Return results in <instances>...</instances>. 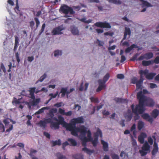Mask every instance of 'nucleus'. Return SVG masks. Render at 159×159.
Listing matches in <instances>:
<instances>
[{"label": "nucleus", "mask_w": 159, "mask_h": 159, "mask_svg": "<svg viewBox=\"0 0 159 159\" xmlns=\"http://www.w3.org/2000/svg\"><path fill=\"white\" fill-rule=\"evenodd\" d=\"M137 97L139 100V103L135 107V109L133 110L135 113H136L138 110L139 113L142 114L145 111L144 106L149 107L154 106L155 102L153 99L145 97L141 91L137 93Z\"/></svg>", "instance_id": "obj_1"}, {"label": "nucleus", "mask_w": 159, "mask_h": 159, "mask_svg": "<svg viewBox=\"0 0 159 159\" xmlns=\"http://www.w3.org/2000/svg\"><path fill=\"white\" fill-rule=\"evenodd\" d=\"M84 122V119L82 116L72 119L70 123H66L65 126L67 130H71L76 127V124L77 123H82Z\"/></svg>", "instance_id": "obj_2"}, {"label": "nucleus", "mask_w": 159, "mask_h": 159, "mask_svg": "<svg viewBox=\"0 0 159 159\" xmlns=\"http://www.w3.org/2000/svg\"><path fill=\"white\" fill-rule=\"evenodd\" d=\"M87 128L84 126L82 125L80 128L76 127L71 130L70 131L71 132V134L74 136H77V135L78 132H80L82 135L85 134L87 133Z\"/></svg>", "instance_id": "obj_3"}, {"label": "nucleus", "mask_w": 159, "mask_h": 159, "mask_svg": "<svg viewBox=\"0 0 159 159\" xmlns=\"http://www.w3.org/2000/svg\"><path fill=\"white\" fill-rule=\"evenodd\" d=\"M60 12H61L67 15L68 13L71 15L73 14L75 12L73 11V9L71 7H69L66 4L62 5L59 9Z\"/></svg>", "instance_id": "obj_4"}, {"label": "nucleus", "mask_w": 159, "mask_h": 159, "mask_svg": "<svg viewBox=\"0 0 159 159\" xmlns=\"http://www.w3.org/2000/svg\"><path fill=\"white\" fill-rule=\"evenodd\" d=\"M150 146L147 142H146L142 148V149L139 152L142 156L146 155L148 153V151L150 149Z\"/></svg>", "instance_id": "obj_5"}, {"label": "nucleus", "mask_w": 159, "mask_h": 159, "mask_svg": "<svg viewBox=\"0 0 159 159\" xmlns=\"http://www.w3.org/2000/svg\"><path fill=\"white\" fill-rule=\"evenodd\" d=\"M101 137H102V133L101 130L99 129L98 128L97 132L95 133L94 136V139L91 140L92 144L94 147H96L98 143V137L99 135Z\"/></svg>", "instance_id": "obj_6"}, {"label": "nucleus", "mask_w": 159, "mask_h": 159, "mask_svg": "<svg viewBox=\"0 0 159 159\" xmlns=\"http://www.w3.org/2000/svg\"><path fill=\"white\" fill-rule=\"evenodd\" d=\"M107 80H98L99 84L98 87L96 90V92H99L102 89H104L106 88V83Z\"/></svg>", "instance_id": "obj_7"}, {"label": "nucleus", "mask_w": 159, "mask_h": 159, "mask_svg": "<svg viewBox=\"0 0 159 159\" xmlns=\"http://www.w3.org/2000/svg\"><path fill=\"white\" fill-rule=\"evenodd\" d=\"M95 25L98 27L110 29L111 27L110 25L106 22H97L94 24Z\"/></svg>", "instance_id": "obj_8"}, {"label": "nucleus", "mask_w": 159, "mask_h": 159, "mask_svg": "<svg viewBox=\"0 0 159 159\" xmlns=\"http://www.w3.org/2000/svg\"><path fill=\"white\" fill-rule=\"evenodd\" d=\"M65 28L63 25H61L53 29L52 31V33L53 35L61 34L62 33L61 31L64 30Z\"/></svg>", "instance_id": "obj_9"}, {"label": "nucleus", "mask_w": 159, "mask_h": 159, "mask_svg": "<svg viewBox=\"0 0 159 159\" xmlns=\"http://www.w3.org/2000/svg\"><path fill=\"white\" fill-rule=\"evenodd\" d=\"M11 120L7 118L4 120L3 121V122L4 124L6 127H7L9 126V128L6 130V131L9 132L11 130H12L13 129V126L12 125H9L10 122L9 121Z\"/></svg>", "instance_id": "obj_10"}, {"label": "nucleus", "mask_w": 159, "mask_h": 159, "mask_svg": "<svg viewBox=\"0 0 159 159\" xmlns=\"http://www.w3.org/2000/svg\"><path fill=\"white\" fill-rule=\"evenodd\" d=\"M142 117L146 120L149 121L151 124H152L153 121V118L151 117L149 114L144 113L142 115Z\"/></svg>", "instance_id": "obj_11"}, {"label": "nucleus", "mask_w": 159, "mask_h": 159, "mask_svg": "<svg viewBox=\"0 0 159 159\" xmlns=\"http://www.w3.org/2000/svg\"><path fill=\"white\" fill-rule=\"evenodd\" d=\"M80 139L82 141V145L84 147H86L87 142L91 141L88 138H87L86 137L85 134L82 135Z\"/></svg>", "instance_id": "obj_12"}, {"label": "nucleus", "mask_w": 159, "mask_h": 159, "mask_svg": "<svg viewBox=\"0 0 159 159\" xmlns=\"http://www.w3.org/2000/svg\"><path fill=\"white\" fill-rule=\"evenodd\" d=\"M131 30L130 28H127V27H125V31L124 33V37L121 40V43H122L123 40L125 39H126L127 35H128L129 37L131 35Z\"/></svg>", "instance_id": "obj_13"}, {"label": "nucleus", "mask_w": 159, "mask_h": 159, "mask_svg": "<svg viewBox=\"0 0 159 159\" xmlns=\"http://www.w3.org/2000/svg\"><path fill=\"white\" fill-rule=\"evenodd\" d=\"M147 137L146 134L144 133H142L140 135L138 136V140L141 144L144 143V138Z\"/></svg>", "instance_id": "obj_14"}, {"label": "nucleus", "mask_w": 159, "mask_h": 159, "mask_svg": "<svg viewBox=\"0 0 159 159\" xmlns=\"http://www.w3.org/2000/svg\"><path fill=\"white\" fill-rule=\"evenodd\" d=\"M57 112V109L56 108H52L49 111L48 113L47 114V115L50 118L53 117L54 116V114Z\"/></svg>", "instance_id": "obj_15"}, {"label": "nucleus", "mask_w": 159, "mask_h": 159, "mask_svg": "<svg viewBox=\"0 0 159 159\" xmlns=\"http://www.w3.org/2000/svg\"><path fill=\"white\" fill-rule=\"evenodd\" d=\"M50 127L52 129L56 130L59 128V124L57 122L52 121L50 125Z\"/></svg>", "instance_id": "obj_16"}, {"label": "nucleus", "mask_w": 159, "mask_h": 159, "mask_svg": "<svg viewBox=\"0 0 159 159\" xmlns=\"http://www.w3.org/2000/svg\"><path fill=\"white\" fill-rule=\"evenodd\" d=\"M158 150V148L157 143L154 142L153 145V148L152 152V155L154 156L157 153Z\"/></svg>", "instance_id": "obj_17"}, {"label": "nucleus", "mask_w": 159, "mask_h": 159, "mask_svg": "<svg viewBox=\"0 0 159 159\" xmlns=\"http://www.w3.org/2000/svg\"><path fill=\"white\" fill-rule=\"evenodd\" d=\"M125 118L127 121H130L132 117V115L129 110H128V112L125 115Z\"/></svg>", "instance_id": "obj_18"}, {"label": "nucleus", "mask_w": 159, "mask_h": 159, "mask_svg": "<svg viewBox=\"0 0 159 159\" xmlns=\"http://www.w3.org/2000/svg\"><path fill=\"white\" fill-rule=\"evenodd\" d=\"M36 88L35 87L30 88L29 89V91L30 96V98L31 99H34L35 96L34 93L35 92Z\"/></svg>", "instance_id": "obj_19"}, {"label": "nucleus", "mask_w": 159, "mask_h": 159, "mask_svg": "<svg viewBox=\"0 0 159 159\" xmlns=\"http://www.w3.org/2000/svg\"><path fill=\"white\" fill-rule=\"evenodd\" d=\"M134 104H132L131 106V108L133 112L135 114V115L134 116V119L135 120H137L139 119V116L138 114V113L139 114H140L139 113L138 110H137V112L136 113H135L134 112V111L133 110H134L135 109V108H134Z\"/></svg>", "instance_id": "obj_20"}, {"label": "nucleus", "mask_w": 159, "mask_h": 159, "mask_svg": "<svg viewBox=\"0 0 159 159\" xmlns=\"http://www.w3.org/2000/svg\"><path fill=\"white\" fill-rule=\"evenodd\" d=\"M14 36L15 37V43L14 48V51H16L19 44V39L17 36L15 35Z\"/></svg>", "instance_id": "obj_21"}, {"label": "nucleus", "mask_w": 159, "mask_h": 159, "mask_svg": "<svg viewBox=\"0 0 159 159\" xmlns=\"http://www.w3.org/2000/svg\"><path fill=\"white\" fill-rule=\"evenodd\" d=\"M148 72V70L147 69H145L144 70H139V73L140 75L141 78L139 80H144L142 79V77L143 75H145L146 77Z\"/></svg>", "instance_id": "obj_22"}, {"label": "nucleus", "mask_w": 159, "mask_h": 159, "mask_svg": "<svg viewBox=\"0 0 159 159\" xmlns=\"http://www.w3.org/2000/svg\"><path fill=\"white\" fill-rule=\"evenodd\" d=\"M101 143L103 145V149L105 151H108V143L102 140L101 141Z\"/></svg>", "instance_id": "obj_23"}, {"label": "nucleus", "mask_w": 159, "mask_h": 159, "mask_svg": "<svg viewBox=\"0 0 159 159\" xmlns=\"http://www.w3.org/2000/svg\"><path fill=\"white\" fill-rule=\"evenodd\" d=\"M138 48V46L136 45L133 44L130 47L127 48L125 50V52L126 53H129L134 48Z\"/></svg>", "instance_id": "obj_24"}, {"label": "nucleus", "mask_w": 159, "mask_h": 159, "mask_svg": "<svg viewBox=\"0 0 159 159\" xmlns=\"http://www.w3.org/2000/svg\"><path fill=\"white\" fill-rule=\"evenodd\" d=\"M71 31L72 33L74 35H78L79 34V30L77 28L74 26H72L70 27Z\"/></svg>", "instance_id": "obj_25"}, {"label": "nucleus", "mask_w": 159, "mask_h": 159, "mask_svg": "<svg viewBox=\"0 0 159 159\" xmlns=\"http://www.w3.org/2000/svg\"><path fill=\"white\" fill-rule=\"evenodd\" d=\"M159 114V111L157 109H155L153 110L151 113V116L154 118H156Z\"/></svg>", "instance_id": "obj_26"}, {"label": "nucleus", "mask_w": 159, "mask_h": 159, "mask_svg": "<svg viewBox=\"0 0 159 159\" xmlns=\"http://www.w3.org/2000/svg\"><path fill=\"white\" fill-rule=\"evenodd\" d=\"M58 120L57 122L59 124V125L60 124H63V126L65 127L64 125L66 123L65 122L64 118L61 116H58Z\"/></svg>", "instance_id": "obj_27"}, {"label": "nucleus", "mask_w": 159, "mask_h": 159, "mask_svg": "<svg viewBox=\"0 0 159 159\" xmlns=\"http://www.w3.org/2000/svg\"><path fill=\"white\" fill-rule=\"evenodd\" d=\"M33 101L29 102V104H30L31 105L34 106L37 105L40 101V99L39 98L37 99H32Z\"/></svg>", "instance_id": "obj_28"}, {"label": "nucleus", "mask_w": 159, "mask_h": 159, "mask_svg": "<svg viewBox=\"0 0 159 159\" xmlns=\"http://www.w3.org/2000/svg\"><path fill=\"white\" fill-rule=\"evenodd\" d=\"M50 108L49 107H46L42 108L39 109L38 111H36L35 113V115H38L41 114L44 112V110H48Z\"/></svg>", "instance_id": "obj_29"}, {"label": "nucleus", "mask_w": 159, "mask_h": 159, "mask_svg": "<svg viewBox=\"0 0 159 159\" xmlns=\"http://www.w3.org/2000/svg\"><path fill=\"white\" fill-rule=\"evenodd\" d=\"M144 126V123L142 120H139L138 123V129L139 130H140Z\"/></svg>", "instance_id": "obj_30"}, {"label": "nucleus", "mask_w": 159, "mask_h": 159, "mask_svg": "<svg viewBox=\"0 0 159 159\" xmlns=\"http://www.w3.org/2000/svg\"><path fill=\"white\" fill-rule=\"evenodd\" d=\"M156 75V73H155L151 72L148 73V72L146 75V78L148 80H152Z\"/></svg>", "instance_id": "obj_31"}, {"label": "nucleus", "mask_w": 159, "mask_h": 159, "mask_svg": "<svg viewBox=\"0 0 159 159\" xmlns=\"http://www.w3.org/2000/svg\"><path fill=\"white\" fill-rule=\"evenodd\" d=\"M67 90H68V88L67 87L62 88L61 89L60 93H61V97H63L65 96Z\"/></svg>", "instance_id": "obj_32"}, {"label": "nucleus", "mask_w": 159, "mask_h": 159, "mask_svg": "<svg viewBox=\"0 0 159 159\" xmlns=\"http://www.w3.org/2000/svg\"><path fill=\"white\" fill-rule=\"evenodd\" d=\"M114 100L117 103H125L127 102V100L125 99L121 98H116L114 99Z\"/></svg>", "instance_id": "obj_33"}, {"label": "nucleus", "mask_w": 159, "mask_h": 159, "mask_svg": "<svg viewBox=\"0 0 159 159\" xmlns=\"http://www.w3.org/2000/svg\"><path fill=\"white\" fill-rule=\"evenodd\" d=\"M37 125H39V126L41 127H42L44 128H45L47 126V124L44 120H40L39 122L38 123Z\"/></svg>", "instance_id": "obj_34"}, {"label": "nucleus", "mask_w": 159, "mask_h": 159, "mask_svg": "<svg viewBox=\"0 0 159 159\" xmlns=\"http://www.w3.org/2000/svg\"><path fill=\"white\" fill-rule=\"evenodd\" d=\"M51 143L52 147L57 145L60 146L61 144V142L60 139H59L57 140L52 141Z\"/></svg>", "instance_id": "obj_35"}, {"label": "nucleus", "mask_w": 159, "mask_h": 159, "mask_svg": "<svg viewBox=\"0 0 159 159\" xmlns=\"http://www.w3.org/2000/svg\"><path fill=\"white\" fill-rule=\"evenodd\" d=\"M153 64V61H143L142 64L144 66H148Z\"/></svg>", "instance_id": "obj_36"}, {"label": "nucleus", "mask_w": 159, "mask_h": 159, "mask_svg": "<svg viewBox=\"0 0 159 159\" xmlns=\"http://www.w3.org/2000/svg\"><path fill=\"white\" fill-rule=\"evenodd\" d=\"M145 58L146 59H149L152 58L153 57V54L151 52H148L144 54Z\"/></svg>", "instance_id": "obj_37"}, {"label": "nucleus", "mask_w": 159, "mask_h": 159, "mask_svg": "<svg viewBox=\"0 0 159 159\" xmlns=\"http://www.w3.org/2000/svg\"><path fill=\"white\" fill-rule=\"evenodd\" d=\"M110 3L120 5L121 4V2L120 0H107Z\"/></svg>", "instance_id": "obj_38"}, {"label": "nucleus", "mask_w": 159, "mask_h": 159, "mask_svg": "<svg viewBox=\"0 0 159 159\" xmlns=\"http://www.w3.org/2000/svg\"><path fill=\"white\" fill-rule=\"evenodd\" d=\"M67 140L69 142L71 143L72 145L73 146H75L77 145V142L74 139L71 138H68L67 139Z\"/></svg>", "instance_id": "obj_39"}, {"label": "nucleus", "mask_w": 159, "mask_h": 159, "mask_svg": "<svg viewBox=\"0 0 159 159\" xmlns=\"http://www.w3.org/2000/svg\"><path fill=\"white\" fill-rule=\"evenodd\" d=\"M143 80H139L136 83V86L137 89H141L142 84H143Z\"/></svg>", "instance_id": "obj_40"}, {"label": "nucleus", "mask_w": 159, "mask_h": 159, "mask_svg": "<svg viewBox=\"0 0 159 159\" xmlns=\"http://www.w3.org/2000/svg\"><path fill=\"white\" fill-rule=\"evenodd\" d=\"M58 92L57 91L55 94L52 93H50L49 95V96H50V97L48 100V102H50L52 98H55L58 95Z\"/></svg>", "instance_id": "obj_41"}, {"label": "nucleus", "mask_w": 159, "mask_h": 159, "mask_svg": "<svg viewBox=\"0 0 159 159\" xmlns=\"http://www.w3.org/2000/svg\"><path fill=\"white\" fill-rule=\"evenodd\" d=\"M73 157L75 159H83V156L81 154H76L74 155Z\"/></svg>", "instance_id": "obj_42"}, {"label": "nucleus", "mask_w": 159, "mask_h": 159, "mask_svg": "<svg viewBox=\"0 0 159 159\" xmlns=\"http://www.w3.org/2000/svg\"><path fill=\"white\" fill-rule=\"evenodd\" d=\"M84 147L82 149L83 151L87 153L90 154L91 153L93 152V150H91L88 148H87L86 147Z\"/></svg>", "instance_id": "obj_43"}, {"label": "nucleus", "mask_w": 159, "mask_h": 159, "mask_svg": "<svg viewBox=\"0 0 159 159\" xmlns=\"http://www.w3.org/2000/svg\"><path fill=\"white\" fill-rule=\"evenodd\" d=\"M56 156L58 159H66L65 156H63L61 153L58 152L56 154Z\"/></svg>", "instance_id": "obj_44"}, {"label": "nucleus", "mask_w": 159, "mask_h": 159, "mask_svg": "<svg viewBox=\"0 0 159 159\" xmlns=\"http://www.w3.org/2000/svg\"><path fill=\"white\" fill-rule=\"evenodd\" d=\"M142 4L144 6H146L147 7H150L151 6V4L148 2L142 0Z\"/></svg>", "instance_id": "obj_45"}, {"label": "nucleus", "mask_w": 159, "mask_h": 159, "mask_svg": "<svg viewBox=\"0 0 159 159\" xmlns=\"http://www.w3.org/2000/svg\"><path fill=\"white\" fill-rule=\"evenodd\" d=\"M61 51H60L58 50H56L54 52V55L55 57H57L59 55H61Z\"/></svg>", "instance_id": "obj_46"}, {"label": "nucleus", "mask_w": 159, "mask_h": 159, "mask_svg": "<svg viewBox=\"0 0 159 159\" xmlns=\"http://www.w3.org/2000/svg\"><path fill=\"white\" fill-rule=\"evenodd\" d=\"M139 54L138 53H137L135 54L134 55L132 58H131L130 59V61H134L135 60H138V59H137L138 56H139Z\"/></svg>", "instance_id": "obj_47"}, {"label": "nucleus", "mask_w": 159, "mask_h": 159, "mask_svg": "<svg viewBox=\"0 0 159 159\" xmlns=\"http://www.w3.org/2000/svg\"><path fill=\"white\" fill-rule=\"evenodd\" d=\"M130 137L132 139V144L133 146H137V143L136 140L134 139L133 136L131 134Z\"/></svg>", "instance_id": "obj_48"}, {"label": "nucleus", "mask_w": 159, "mask_h": 159, "mask_svg": "<svg viewBox=\"0 0 159 159\" xmlns=\"http://www.w3.org/2000/svg\"><path fill=\"white\" fill-rule=\"evenodd\" d=\"M90 99L92 102L94 103H98L99 102L98 98H94L92 97L90 98Z\"/></svg>", "instance_id": "obj_49"}, {"label": "nucleus", "mask_w": 159, "mask_h": 159, "mask_svg": "<svg viewBox=\"0 0 159 159\" xmlns=\"http://www.w3.org/2000/svg\"><path fill=\"white\" fill-rule=\"evenodd\" d=\"M5 127L3 124L1 122H0V133L4 132L5 131Z\"/></svg>", "instance_id": "obj_50"}, {"label": "nucleus", "mask_w": 159, "mask_h": 159, "mask_svg": "<svg viewBox=\"0 0 159 159\" xmlns=\"http://www.w3.org/2000/svg\"><path fill=\"white\" fill-rule=\"evenodd\" d=\"M20 99H19L17 100L16 98H14L13 100L12 101L13 103H14L16 104H18L21 103L20 102Z\"/></svg>", "instance_id": "obj_51"}, {"label": "nucleus", "mask_w": 159, "mask_h": 159, "mask_svg": "<svg viewBox=\"0 0 159 159\" xmlns=\"http://www.w3.org/2000/svg\"><path fill=\"white\" fill-rule=\"evenodd\" d=\"M46 26L45 24V23H43L41 29L39 33V35H41L42 33L44 31V29L45 28Z\"/></svg>", "instance_id": "obj_52"}, {"label": "nucleus", "mask_w": 159, "mask_h": 159, "mask_svg": "<svg viewBox=\"0 0 159 159\" xmlns=\"http://www.w3.org/2000/svg\"><path fill=\"white\" fill-rule=\"evenodd\" d=\"M58 112L59 113L63 115H64L65 113V110L61 108L58 109Z\"/></svg>", "instance_id": "obj_53"}, {"label": "nucleus", "mask_w": 159, "mask_h": 159, "mask_svg": "<svg viewBox=\"0 0 159 159\" xmlns=\"http://www.w3.org/2000/svg\"><path fill=\"white\" fill-rule=\"evenodd\" d=\"M96 43L98 44L99 46H102L104 44V43L103 41H100L98 39L97 40Z\"/></svg>", "instance_id": "obj_54"}, {"label": "nucleus", "mask_w": 159, "mask_h": 159, "mask_svg": "<svg viewBox=\"0 0 159 159\" xmlns=\"http://www.w3.org/2000/svg\"><path fill=\"white\" fill-rule=\"evenodd\" d=\"M87 136L88 137V138L91 140L92 139L91 137V131L90 130H88L87 131Z\"/></svg>", "instance_id": "obj_55"}, {"label": "nucleus", "mask_w": 159, "mask_h": 159, "mask_svg": "<svg viewBox=\"0 0 159 159\" xmlns=\"http://www.w3.org/2000/svg\"><path fill=\"white\" fill-rule=\"evenodd\" d=\"M34 20L36 22V27L38 28L40 25V21H39L37 17H35Z\"/></svg>", "instance_id": "obj_56"}, {"label": "nucleus", "mask_w": 159, "mask_h": 159, "mask_svg": "<svg viewBox=\"0 0 159 159\" xmlns=\"http://www.w3.org/2000/svg\"><path fill=\"white\" fill-rule=\"evenodd\" d=\"M72 21V19L71 18H68L65 20L64 22L65 23H70Z\"/></svg>", "instance_id": "obj_57"}, {"label": "nucleus", "mask_w": 159, "mask_h": 159, "mask_svg": "<svg viewBox=\"0 0 159 159\" xmlns=\"http://www.w3.org/2000/svg\"><path fill=\"white\" fill-rule=\"evenodd\" d=\"M116 77L118 79H122L124 78V75L121 74H118L117 75Z\"/></svg>", "instance_id": "obj_58"}, {"label": "nucleus", "mask_w": 159, "mask_h": 159, "mask_svg": "<svg viewBox=\"0 0 159 159\" xmlns=\"http://www.w3.org/2000/svg\"><path fill=\"white\" fill-rule=\"evenodd\" d=\"M111 157L112 159H119L118 156L115 154H112Z\"/></svg>", "instance_id": "obj_59"}, {"label": "nucleus", "mask_w": 159, "mask_h": 159, "mask_svg": "<svg viewBox=\"0 0 159 159\" xmlns=\"http://www.w3.org/2000/svg\"><path fill=\"white\" fill-rule=\"evenodd\" d=\"M63 104V102H60L59 103H56L54 104V107H61L62 106V104Z\"/></svg>", "instance_id": "obj_60"}, {"label": "nucleus", "mask_w": 159, "mask_h": 159, "mask_svg": "<svg viewBox=\"0 0 159 159\" xmlns=\"http://www.w3.org/2000/svg\"><path fill=\"white\" fill-rule=\"evenodd\" d=\"M153 63H155L156 64L159 63V56H157L155 58L154 61H153Z\"/></svg>", "instance_id": "obj_61"}, {"label": "nucleus", "mask_w": 159, "mask_h": 159, "mask_svg": "<svg viewBox=\"0 0 159 159\" xmlns=\"http://www.w3.org/2000/svg\"><path fill=\"white\" fill-rule=\"evenodd\" d=\"M69 144L68 143L67 141H66L65 142L63 143L62 144V148L64 149H65V147L69 145Z\"/></svg>", "instance_id": "obj_62"}, {"label": "nucleus", "mask_w": 159, "mask_h": 159, "mask_svg": "<svg viewBox=\"0 0 159 159\" xmlns=\"http://www.w3.org/2000/svg\"><path fill=\"white\" fill-rule=\"evenodd\" d=\"M44 121H45V122H46V124L48 123H50L51 124V123L52 122V118H51L45 119L44 120Z\"/></svg>", "instance_id": "obj_63"}, {"label": "nucleus", "mask_w": 159, "mask_h": 159, "mask_svg": "<svg viewBox=\"0 0 159 159\" xmlns=\"http://www.w3.org/2000/svg\"><path fill=\"white\" fill-rule=\"evenodd\" d=\"M148 141L151 145L153 144V140L151 137H149L148 138Z\"/></svg>", "instance_id": "obj_64"}]
</instances>
